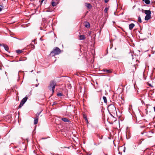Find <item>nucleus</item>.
<instances>
[{
    "label": "nucleus",
    "instance_id": "nucleus-1",
    "mask_svg": "<svg viewBox=\"0 0 155 155\" xmlns=\"http://www.w3.org/2000/svg\"><path fill=\"white\" fill-rule=\"evenodd\" d=\"M61 52V50L57 47L55 48L51 52L50 54L52 56H54L55 55L59 54Z\"/></svg>",
    "mask_w": 155,
    "mask_h": 155
},
{
    "label": "nucleus",
    "instance_id": "nucleus-2",
    "mask_svg": "<svg viewBox=\"0 0 155 155\" xmlns=\"http://www.w3.org/2000/svg\"><path fill=\"white\" fill-rule=\"evenodd\" d=\"M56 85V83L54 81H51L50 82V85L48 86V88L50 90H52V93L54 92V89Z\"/></svg>",
    "mask_w": 155,
    "mask_h": 155
},
{
    "label": "nucleus",
    "instance_id": "nucleus-3",
    "mask_svg": "<svg viewBox=\"0 0 155 155\" xmlns=\"http://www.w3.org/2000/svg\"><path fill=\"white\" fill-rule=\"evenodd\" d=\"M107 109L110 113H114L116 111V108L113 104L109 105L107 107Z\"/></svg>",
    "mask_w": 155,
    "mask_h": 155
},
{
    "label": "nucleus",
    "instance_id": "nucleus-4",
    "mask_svg": "<svg viewBox=\"0 0 155 155\" xmlns=\"http://www.w3.org/2000/svg\"><path fill=\"white\" fill-rule=\"evenodd\" d=\"M28 99V97H25L21 101L20 104L19 105V108H21L23 105V104L25 103Z\"/></svg>",
    "mask_w": 155,
    "mask_h": 155
},
{
    "label": "nucleus",
    "instance_id": "nucleus-5",
    "mask_svg": "<svg viewBox=\"0 0 155 155\" xmlns=\"http://www.w3.org/2000/svg\"><path fill=\"white\" fill-rule=\"evenodd\" d=\"M153 133L152 131H149L145 133V135L148 137H151L153 136Z\"/></svg>",
    "mask_w": 155,
    "mask_h": 155
},
{
    "label": "nucleus",
    "instance_id": "nucleus-6",
    "mask_svg": "<svg viewBox=\"0 0 155 155\" xmlns=\"http://www.w3.org/2000/svg\"><path fill=\"white\" fill-rule=\"evenodd\" d=\"M144 13L146 14V15H151V11L150 10H145Z\"/></svg>",
    "mask_w": 155,
    "mask_h": 155
},
{
    "label": "nucleus",
    "instance_id": "nucleus-7",
    "mask_svg": "<svg viewBox=\"0 0 155 155\" xmlns=\"http://www.w3.org/2000/svg\"><path fill=\"white\" fill-rule=\"evenodd\" d=\"M135 25L134 23H131L129 25V29L130 30H131L134 27Z\"/></svg>",
    "mask_w": 155,
    "mask_h": 155
},
{
    "label": "nucleus",
    "instance_id": "nucleus-8",
    "mask_svg": "<svg viewBox=\"0 0 155 155\" xmlns=\"http://www.w3.org/2000/svg\"><path fill=\"white\" fill-rule=\"evenodd\" d=\"M61 119L64 122H71V121L69 120H68V118H62Z\"/></svg>",
    "mask_w": 155,
    "mask_h": 155
},
{
    "label": "nucleus",
    "instance_id": "nucleus-9",
    "mask_svg": "<svg viewBox=\"0 0 155 155\" xmlns=\"http://www.w3.org/2000/svg\"><path fill=\"white\" fill-rule=\"evenodd\" d=\"M3 46L4 47L5 50L6 51H8L9 49L8 46L6 45H5V44H3Z\"/></svg>",
    "mask_w": 155,
    "mask_h": 155
},
{
    "label": "nucleus",
    "instance_id": "nucleus-10",
    "mask_svg": "<svg viewBox=\"0 0 155 155\" xmlns=\"http://www.w3.org/2000/svg\"><path fill=\"white\" fill-rule=\"evenodd\" d=\"M85 26L87 28H89L90 27L89 23L88 22L86 21L85 23Z\"/></svg>",
    "mask_w": 155,
    "mask_h": 155
},
{
    "label": "nucleus",
    "instance_id": "nucleus-11",
    "mask_svg": "<svg viewBox=\"0 0 155 155\" xmlns=\"http://www.w3.org/2000/svg\"><path fill=\"white\" fill-rule=\"evenodd\" d=\"M85 38V37L84 35H80L79 36V39L80 40H84Z\"/></svg>",
    "mask_w": 155,
    "mask_h": 155
},
{
    "label": "nucleus",
    "instance_id": "nucleus-12",
    "mask_svg": "<svg viewBox=\"0 0 155 155\" xmlns=\"http://www.w3.org/2000/svg\"><path fill=\"white\" fill-rule=\"evenodd\" d=\"M53 11L52 9H51L50 8L45 9L44 10V12H51Z\"/></svg>",
    "mask_w": 155,
    "mask_h": 155
},
{
    "label": "nucleus",
    "instance_id": "nucleus-13",
    "mask_svg": "<svg viewBox=\"0 0 155 155\" xmlns=\"http://www.w3.org/2000/svg\"><path fill=\"white\" fill-rule=\"evenodd\" d=\"M103 71H104L106 72L107 73H112V71L109 70H107V69H103Z\"/></svg>",
    "mask_w": 155,
    "mask_h": 155
},
{
    "label": "nucleus",
    "instance_id": "nucleus-14",
    "mask_svg": "<svg viewBox=\"0 0 155 155\" xmlns=\"http://www.w3.org/2000/svg\"><path fill=\"white\" fill-rule=\"evenodd\" d=\"M151 18V15H146L145 18V20L146 21L148 20Z\"/></svg>",
    "mask_w": 155,
    "mask_h": 155
},
{
    "label": "nucleus",
    "instance_id": "nucleus-15",
    "mask_svg": "<svg viewBox=\"0 0 155 155\" xmlns=\"http://www.w3.org/2000/svg\"><path fill=\"white\" fill-rule=\"evenodd\" d=\"M57 4V3L56 2L53 1V0L51 2V5L53 6H56Z\"/></svg>",
    "mask_w": 155,
    "mask_h": 155
},
{
    "label": "nucleus",
    "instance_id": "nucleus-16",
    "mask_svg": "<svg viewBox=\"0 0 155 155\" xmlns=\"http://www.w3.org/2000/svg\"><path fill=\"white\" fill-rule=\"evenodd\" d=\"M86 6H87L88 8H91L92 7V6L89 3H85Z\"/></svg>",
    "mask_w": 155,
    "mask_h": 155
},
{
    "label": "nucleus",
    "instance_id": "nucleus-17",
    "mask_svg": "<svg viewBox=\"0 0 155 155\" xmlns=\"http://www.w3.org/2000/svg\"><path fill=\"white\" fill-rule=\"evenodd\" d=\"M143 1L144 2L147 4H149L150 3V1L149 0H143Z\"/></svg>",
    "mask_w": 155,
    "mask_h": 155
},
{
    "label": "nucleus",
    "instance_id": "nucleus-18",
    "mask_svg": "<svg viewBox=\"0 0 155 155\" xmlns=\"http://www.w3.org/2000/svg\"><path fill=\"white\" fill-rule=\"evenodd\" d=\"M38 118H36L34 120V124H37L38 123Z\"/></svg>",
    "mask_w": 155,
    "mask_h": 155
},
{
    "label": "nucleus",
    "instance_id": "nucleus-19",
    "mask_svg": "<svg viewBox=\"0 0 155 155\" xmlns=\"http://www.w3.org/2000/svg\"><path fill=\"white\" fill-rule=\"evenodd\" d=\"M103 98L104 100V102L105 103H106L107 102V100L106 97L105 96H104L103 97Z\"/></svg>",
    "mask_w": 155,
    "mask_h": 155
},
{
    "label": "nucleus",
    "instance_id": "nucleus-20",
    "mask_svg": "<svg viewBox=\"0 0 155 155\" xmlns=\"http://www.w3.org/2000/svg\"><path fill=\"white\" fill-rule=\"evenodd\" d=\"M16 52L17 53L19 54L21 53L22 52V51L21 50H18L16 51Z\"/></svg>",
    "mask_w": 155,
    "mask_h": 155
},
{
    "label": "nucleus",
    "instance_id": "nucleus-21",
    "mask_svg": "<svg viewBox=\"0 0 155 155\" xmlns=\"http://www.w3.org/2000/svg\"><path fill=\"white\" fill-rule=\"evenodd\" d=\"M138 21L140 23H141L142 21L141 20V18L140 16H139L138 18Z\"/></svg>",
    "mask_w": 155,
    "mask_h": 155
},
{
    "label": "nucleus",
    "instance_id": "nucleus-22",
    "mask_svg": "<svg viewBox=\"0 0 155 155\" xmlns=\"http://www.w3.org/2000/svg\"><path fill=\"white\" fill-rule=\"evenodd\" d=\"M57 95L58 96H61L62 95V94L61 93H58L57 94Z\"/></svg>",
    "mask_w": 155,
    "mask_h": 155
},
{
    "label": "nucleus",
    "instance_id": "nucleus-23",
    "mask_svg": "<svg viewBox=\"0 0 155 155\" xmlns=\"http://www.w3.org/2000/svg\"><path fill=\"white\" fill-rule=\"evenodd\" d=\"M108 10V8H106L104 9V12L105 13H107V11Z\"/></svg>",
    "mask_w": 155,
    "mask_h": 155
},
{
    "label": "nucleus",
    "instance_id": "nucleus-24",
    "mask_svg": "<svg viewBox=\"0 0 155 155\" xmlns=\"http://www.w3.org/2000/svg\"><path fill=\"white\" fill-rule=\"evenodd\" d=\"M41 111L39 112V113H37L36 115L37 118H38V117H39V115H40V113H41Z\"/></svg>",
    "mask_w": 155,
    "mask_h": 155
},
{
    "label": "nucleus",
    "instance_id": "nucleus-25",
    "mask_svg": "<svg viewBox=\"0 0 155 155\" xmlns=\"http://www.w3.org/2000/svg\"><path fill=\"white\" fill-rule=\"evenodd\" d=\"M3 8V7L2 5H0V12L1 11Z\"/></svg>",
    "mask_w": 155,
    "mask_h": 155
},
{
    "label": "nucleus",
    "instance_id": "nucleus-26",
    "mask_svg": "<svg viewBox=\"0 0 155 155\" xmlns=\"http://www.w3.org/2000/svg\"><path fill=\"white\" fill-rule=\"evenodd\" d=\"M129 54H130L132 57V59H134L133 58V54L131 53H129Z\"/></svg>",
    "mask_w": 155,
    "mask_h": 155
},
{
    "label": "nucleus",
    "instance_id": "nucleus-27",
    "mask_svg": "<svg viewBox=\"0 0 155 155\" xmlns=\"http://www.w3.org/2000/svg\"><path fill=\"white\" fill-rule=\"evenodd\" d=\"M104 0V2L105 3H107L109 1V0Z\"/></svg>",
    "mask_w": 155,
    "mask_h": 155
},
{
    "label": "nucleus",
    "instance_id": "nucleus-28",
    "mask_svg": "<svg viewBox=\"0 0 155 155\" xmlns=\"http://www.w3.org/2000/svg\"><path fill=\"white\" fill-rule=\"evenodd\" d=\"M57 104V102H54L53 103V104H52V106L56 104Z\"/></svg>",
    "mask_w": 155,
    "mask_h": 155
},
{
    "label": "nucleus",
    "instance_id": "nucleus-29",
    "mask_svg": "<svg viewBox=\"0 0 155 155\" xmlns=\"http://www.w3.org/2000/svg\"><path fill=\"white\" fill-rule=\"evenodd\" d=\"M38 84H35V86H36V87H38Z\"/></svg>",
    "mask_w": 155,
    "mask_h": 155
},
{
    "label": "nucleus",
    "instance_id": "nucleus-30",
    "mask_svg": "<svg viewBox=\"0 0 155 155\" xmlns=\"http://www.w3.org/2000/svg\"><path fill=\"white\" fill-rule=\"evenodd\" d=\"M85 120H87V118L86 117H85Z\"/></svg>",
    "mask_w": 155,
    "mask_h": 155
},
{
    "label": "nucleus",
    "instance_id": "nucleus-31",
    "mask_svg": "<svg viewBox=\"0 0 155 155\" xmlns=\"http://www.w3.org/2000/svg\"><path fill=\"white\" fill-rule=\"evenodd\" d=\"M153 109H154V112H155V107H153Z\"/></svg>",
    "mask_w": 155,
    "mask_h": 155
},
{
    "label": "nucleus",
    "instance_id": "nucleus-32",
    "mask_svg": "<svg viewBox=\"0 0 155 155\" xmlns=\"http://www.w3.org/2000/svg\"><path fill=\"white\" fill-rule=\"evenodd\" d=\"M43 1H42V0L41 1V2L42 3L43 2Z\"/></svg>",
    "mask_w": 155,
    "mask_h": 155
},
{
    "label": "nucleus",
    "instance_id": "nucleus-33",
    "mask_svg": "<svg viewBox=\"0 0 155 155\" xmlns=\"http://www.w3.org/2000/svg\"><path fill=\"white\" fill-rule=\"evenodd\" d=\"M3 45H2L1 44H0V46H2Z\"/></svg>",
    "mask_w": 155,
    "mask_h": 155
},
{
    "label": "nucleus",
    "instance_id": "nucleus-34",
    "mask_svg": "<svg viewBox=\"0 0 155 155\" xmlns=\"http://www.w3.org/2000/svg\"><path fill=\"white\" fill-rule=\"evenodd\" d=\"M144 134V133H141V134Z\"/></svg>",
    "mask_w": 155,
    "mask_h": 155
},
{
    "label": "nucleus",
    "instance_id": "nucleus-35",
    "mask_svg": "<svg viewBox=\"0 0 155 155\" xmlns=\"http://www.w3.org/2000/svg\"><path fill=\"white\" fill-rule=\"evenodd\" d=\"M146 112H147V109H146Z\"/></svg>",
    "mask_w": 155,
    "mask_h": 155
},
{
    "label": "nucleus",
    "instance_id": "nucleus-36",
    "mask_svg": "<svg viewBox=\"0 0 155 155\" xmlns=\"http://www.w3.org/2000/svg\"><path fill=\"white\" fill-rule=\"evenodd\" d=\"M44 0H42V1H44Z\"/></svg>",
    "mask_w": 155,
    "mask_h": 155
}]
</instances>
